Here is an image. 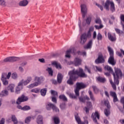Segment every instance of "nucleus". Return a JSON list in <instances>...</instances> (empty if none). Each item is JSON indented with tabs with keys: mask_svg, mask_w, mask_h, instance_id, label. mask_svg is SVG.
I'll return each mask as SVG.
<instances>
[{
	"mask_svg": "<svg viewBox=\"0 0 124 124\" xmlns=\"http://www.w3.org/2000/svg\"><path fill=\"white\" fill-rule=\"evenodd\" d=\"M69 75L70 76L69 79L67 81V83L70 86H72L74 83L72 80H75L78 78V76L82 77L83 78H86L88 77V76L84 73V70L81 68H79L78 70H73L69 72Z\"/></svg>",
	"mask_w": 124,
	"mask_h": 124,
	"instance_id": "1",
	"label": "nucleus"
},
{
	"mask_svg": "<svg viewBox=\"0 0 124 124\" xmlns=\"http://www.w3.org/2000/svg\"><path fill=\"white\" fill-rule=\"evenodd\" d=\"M32 80V78L31 77H28L26 79H22L18 83L17 86H16L15 89V93L16 94L20 93V92L22 91L23 89V86H27L28 84H30Z\"/></svg>",
	"mask_w": 124,
	"mask_h": 124,
	"instance_id": "2",
	"label": "nucleus"
},
{
	"mask_svg": "<svg viewBox=\"0 0 124 124\" xmlns=\"http://www.w3.org/2000/svg\"><path fill=\"white\" fill-rule=\"evenodd\" d=\"M44 77L42 76L38 77L37 76H35L34 77V81L35 82L27 86V88L28 89H33L35 87H38V86L41 85V82L44 81Z\"/></svg>",
	"mask_w": 124,
	"mask_h": 124,
	"instance_id": "3",
	"label": "nucleus"
},
{
	"mask_svg": "<svg viewBox=\"0 0 124 124\" xmlns=\"http://www.w3.org/2000/svg\"><path fill=\"white\" fill-rule=\"evenodd\" d=\"M114 70L115 74H114V73H113V72L112 73V75L114 77V83L116 85H119V78H122L123 76V73H122V71L121 70V69L118 68H115Z\"/></svg>",
	"mask_w": 124,
	"mask_h": 124,
	"instance_id": "4",
	"label": "nucleus"
},
{
	"mask_svg": "<svg viewBox=\"0 0 124 124\" xmlns=\"http://www.w3.org/2000/svg\"><path fill=\"white\" fill-rule=\"evenodd\" d=\"M108 50L109 53V58L108 60V62L111 65H115L116 64V61L114 59V50L112 49V48L109 46L108 47Z\"/></svg>",
	"mask_w": 124,
	"mask_h": 124,
	"instance_id": "5",
	"label": "nucleus"
},
{
	"mask_svg": "<svg viewBox=\"0 0 124 124\" xmlns=\"http://www.w3.org/2000/svg\"><path fill=\"white\" fill-rule=\"evenodd\" d=\"M77 87L75 89V93L76 95H79V91L82 89L87 88V85L82 82H78L76 83Z\"/></svg>",
	"mask_w": 124,
	"mask_h": 124,
	"instance_id": "6",
	"label": "nucleus"
},
{
	"mask_svg": "<svg viewBox=\"0 0 124 124\" xmlns=\"http://www.w3.org/2000/svg\"><path fill=\"white\" fill-rule=\"evenodd\" d=\"M88 38H91V36H88V34L84 33L80 35L79 43L81 45H84L88 40Z\"/></svg>",
	"mask_w": 124,
	"mask_h": 124,
	"instance_id": "7",
	"label": "nucleus"
},
{
	"mask_svg": "<svg viewBox=\"0 0 124 124\" xmlns=\"http://www.w3.org/2000/svg\"><path fill=\"white\" fill-rule=\"evenodd\" d=\"M29 100V98L25 95H22L20 97H18L16 101V104L20 105L22 102H25Z\"/></svg>",
	"mask_w": 124,
	"mask_h": 124,
	"instance_id": "8",
	"label": "nucleus"
},
{
	"mask_svg": "<svg viewBox=\"0 0 124 124\" xmlns=\"http://www.w3.org/2000/svg\"><path fill=\"white\" fill-rule=\"evenodd\" d=\"M80 10L82 13L83 18H85L88 11V9L87 8V5H86L85 4H81L80 5Z\"/></svg>",
	"mask_w": 124,
	"mask_h": 124,
	"instance_id": "9",
	"label": "nucleus"
},
{
	"mask_svg": "<svg viewBox=\"0 0 124 124\" xmlns=\"http://www.w3.org/2000/svg\"><path fill=\"white\" fill-rule=\"evenodd\" d=\"M20 60V58L16 57H7L4 59V62H17Z\"/></svg>",
	"mask_w": 124,
	"mask_h": 124,
	"instance_id": "10",
	"label": "nucleus"
},
{
	"mask_svg": "<svg viewBox=\"0 0 124 124\" xmlns=\"http://www.w3.org/2000/svg\"><path fill=\"white\" fill-rule=\"evenodd\" d=\"M50 93L52 95L51 97L52 102L54 103H57V97H58V93L54 90L50 91Z\"/></svg>",
	"mask_w": 124,
	"mask_h": 124,
	"instance_id": "11",
	"label": "nucleus"
},
{
	"mask_svg": "<svg viewBox=\"0 0 124 124\" xmlns=\"http://www.w3.org/2000/svg\"><path fill=\"white\" fill-rule=\"evenodd\" d=\"M91 109H93V105H92V102H87V107H85L83 110L85 111L86 114H89V111Z\"/></svg>",
	"mask_w": 124,
	"mask_h": 124,
	"instance_id": "12",
	"label": "nucleus"
},
{
	"mask_svg": "<svg viewBox=\"0 0 124 124\" xmlns=\"http://www.w3.org/2000/svg\"><path fill=\"white\" fill-rule=\"evenodd\" d=\"M75 117L76 121H77L78 124H89V122L87 120H85L84 123L82 122V121H81V119H80V117H79V116H78V113H76Z\"/></svg>",
	"mask_w": 124,
	"mask_h": 124,
	"instance_id": "13",
	"label": "nucleus"
},
{
	"mask_svg": "<svg viewBox=\"0 0 124 124\" xmlns=\"http://www.w3.org/2000/svg\"><path fill=\"white\" fill-rule=\"evenodd\" d=\"M74 63L75 66H79L82 64V59L79 57H76L74 60Z\"/></svg>",
	"mask_w": 124,
	"mask_h": 124,
	"instance_id": "14",
	"label": "nucleus"
},
{
	"mask_svg": "<svg viewBox=\"0 0 124 124\" xmlns=\"http://www.w3.org/2000/svg\"><path fill=\"white\" fill-rule=\"evenodd\" d=\"M92 118L94 123H97V120H99V113L98 111H95L94 113H92Z\"/></svg>",
	"mask_w": 124,
	"mask_h": 124,
	"instance_id": "15",
	"label": "nucleus"
},
{
	"mask_svg": "<svg viewBox=\"0 0 124 124\" xmlns=\"http://www.w3.org/2000/svg\"><path fill=\"white\" fill-rule=\"evenodd\" d=\"M10 77H11V73L9 72L8 74L6 73H3L1 74V80H3L5 79H10Z\"/></svg>",
	"mask_w": 124,
	"mask_h": 124,
	"instance_id": "16",
	"label": "nucleus"
},
{
	"mask_svg": "<svg viewBox=\"0 0 124 124\" xmlns=\"http://www.w3.org/2000/svg\"><path fill=\"white\" fill-rule=\"evenodd\" d=\"M8 91H9L10 93H15V84H10L7 87Z\"/></svg>",
	"mask_w": 124,
	"mask_h": 124,
	"instance_id": "17",
	"label": "nucleus"
},
{
	"mask_svg": "<svg viewBox=\"0 0 124 124\" xmlns=\"http://www.w3.org/2000/svg\"><path fill=\"white\" fill-rule=\"evenodd\" d=\"M54 106H55V105L52 103L48 102L46 104V109L48 111H51V109H53Z\"/></svg>",
	"mask_w": 124,
	"mask_h": 124,
	"instance_id": "18",
	"label": "nucleus"
},
{
	"mask_svg": "<svg viewBox=\"0 0 124 124\" xmlns=\"http://www.w3.org/2000/svg\"><path fill=\"white\" fill-rule=\"evenodd\" d=\"M9 94V92L7 90H2L0 93V97H4L5 96H8Z\"/></svg>",
	"mask_w": 124,
	"mask_h": 124,
	"instance_id": "19",
	"label": "nucleus"
},
{
	"mask_svg": "<svg viewBox=\"0 0 124 124\" xmlns=\"http://www.w3.org/2000/svg\"><path fill=\"white\" fill-rule=\"evenodd\" d=\"M95 63H101V62H104V59L103 58V56L102 55H99L98 59H97L95 61Z\"/></svg>",
	"mask_w": 124,
	"mask_h": 124,
	"instance_id": "20",
	"label": "nucleus"
},
{
	"mask_svg": "<svg viewBox=\"0 0 124 124\" xmlns=\"http://www.w3.org/2000/svg\"><path fill=\"white\" fill-rule=\"evenodd\" d=\"M31 119H32L33 120H34V119H35V117L34 116L27 117L24 120L25 124H29L31 122Z\"/></svg>",
	"mask_w": 124,
	"mask_h": 124,
	"instance_id": "21",
	"label": "nucleus"
},
{
	"mask_svg": "<svg viewBox=\"0 0 124 124\" xmlns=\"http://www.w3.org/2000/svg\"><path fill=\"white\" fill-rule=\"evenodd\" d=\"M36 123L37 124H43V116L39 115L36 118Z\"/></svg>",
	"mask_w": 124,
	"mask_h": 124,
	"instance_id": "22",
	"label": "nucleus"
},
{
	"mask_svg": "<svg viewBox=\"0 0 124 124\" xmlns=\"http://www.w3.org/2000/svg\"><path fill=\"white\" fill-rule=\"evenodd\" d=\"M29 4V1L27 0H23L22 1H20L18 5L19 6H27L28 4Z\"/></svg>",
	"mask_w": 124,
	"mask_h": 124,
	"instance_id": "23",
	"label": "nucleus"
},
{
	"mask_svg": "<svg viewBox=\"0 0 124 124\" xmlns=\"http://www.w3.org/2000/svg\"><path fill=\"white\" fill-rule=\"evenodd\" d=\"M63 78V76L61 73H59L57 75V82L59 84H61L62 81V79Z\"/></svg>",
	"mask_w": 124,
	"mask_h": 124,
	"instance_id": "24",
	"label": "nucleus"
},
{
	"mask_svg": "<svg viewBox=\"0 0 124 124\" xmlns=\"http://www.w3.org/2000/svg\"><path fill=\"white\" fill-rule=\"evenodd\" d=\"M71 53H75L74 48H72L69 50H68L66 52V54H65L66 58H70V54H71Z\"/></svg>",
	"mask_w": 124,
	"mask_h": 124,
	"instance_id": "25",
	"label": "nucleus"
},
{
	"mask_svg": "<svg viewBox=\"0 0 124 124\" xmlns=\"http://www.w3.org/2000/svg\"><path fill=\"white\" fill-rule=\"evenodd\" d=\"M92 46H93V40H90L87 45L84 46V49H91Z\"/></svg>",
	"mask_w": 124,
	"mask_h": 124,
	"instance_id": "26",
	"label": "nucleus"
},
{
	"mask_svg": "<svg viewBox=\"0 0 124 124\" xmlns=\"http://www.w3.org/2000/svg\"><path fill=\"white\" fill-rule=\"evenodd\" d=\"M108 38L109 40H110V41H116V36H112L110 33L108 32Z\"/></svg>",
	"mask_w": 124,
	"mask_h": 124,
	"instance_id": "27",
	"label": "nucleus"
},
{
	"mask_svg": "<svg viewBox=\"0 0 124 124\" xmlns=\"http://www.w3.org/2000/svg\"><path fill=\"white\" fill-rule=\"evenodd\" d=\"M111 2L110 1V0H107L105 4V8L108 11H109L110 8H109V6H110V4H111Z\"/></svg>",
	"mask_w": 124,
	"mask_h": 124,
	"instance_id": "28",
	"label": "nucleus"
},
{
	"mask_svg": "<svg viewBox=\"0 0 124 124\" xmlns=\"http://www.w3.org/2000/svg\"><path fill=\"white\" fill-rule=\"evenodd\" d=\"M67 93L68 94V95H69V97L71 98H73V99H77V97H78V96H79V95H75L74 94L72 93H70L69 92H67Z\"/></svg>",
	"mask_w": 124,
	"mask_h": 124,
	"instance_id": "29",
	"label": "nucleus"
},
{
	"mask_svg": "<svg viewBox=\"0 0 124 124\" xmlns=\"http://www.w3.org/2000/svg\"><path fill=\"white\" fill-rule=\"evenodd\" d=\"M105 70H107L108 72H109V73L113 74V69H112V67H110L108 65H106L104 67Z\"/></svg>",
	"mask_w": 124,
	"mask_h": 124,
	"instance_id": "30",
	"label": "nucleus"
},
{
	"mask_svg": "<svg viewBox=\"0 0 124 124\" xmlns=\"http://www.w3.org/2000/svg\"><path fill=\"white\" fill-rule=\"evenodd\" d=\"M93 30H94V28L93 26H91L89 28V31H88L87 34L88 36H90L92 37V31H93Z\"/></svg>",
	"mask_w": 124,
	"mask_h": 124,
	"instance_id": "31",
	"label": "nucleus"
},
{
	"mask_svg": "<svg viewBox=\"0 0 124 124\" xmlns=\"http://www.w3.org/2000/svg\"><path fill=\"white\" fill-rule=\"evenodd\" d=\"M47 93V89L43 88L41 90L40 93L42 96H45L46 95V93Z\"/></svg>",
	"mask_w": 124,
	"mask_h": 124,
	"instance_id": "32",
	"label": "nucleus"
},
{
	"mask_svg": "<svg viewBox=\"0 0 124 124\" xmlns=\"http://www.w3.org/2000/svg\"><path fill=\"white\" fill-rule=\"evenodd\" d=\"M52 64L53 65H55V67L56 68H58V69H62V66L61 65V64L58 63V62H54Z\"/></svg>",
	"mask_w": 124,
	"mask_h": 124,
	"instance_id": "33",
	"label": "nucleus"
},
{
	"mask_svg": "<svg viewBox=\"0 0 124 124\" xmlns=\"http://www.w3.org/2000/svg\"><path fill=\"white\" fill-rule=\"evenodd\" d=\"M53 120L55 124H59L60 123V118L58 117H53Z\"/></svg>",
	"mask_w": 124,
	"mask_h": 124,
	"instance_id": "34",
	"label": "nucleus"
},
{
	"mask_svg": "<svg viewBox=\"0 0 124 124\" xmlns=\"http://www.w3.org/2000/svg\"><path fill=\"white\" fill-rule=\"evenodd\" d=\"M85 99H87V100H89L90 99V98L87 95H85L83 98H82L81 97H79V101H81V102H85Z\"/></svg>",
	"mask_w": 124,
	"mask_h": 124,
	"instance_id": "35",
	"label": "nucleus"
},
{
	"mask_svg": "<svg viewBox=\"0 0 124 124\" xmlns=\"http://www.w3.org/2000/svg\"><path fill=\"white\" fill-rule=\"evenodd\" d=\"M31 93H39V92H40V89L37 88H34L31 89Z\"/></svg>",
	"mask_w": 124,
	"mask_h": 124,
	"instance_id": "36",
	"label": "nucleus"
},
{
	"mask_svg": "<svg viewBox=\"0 0 124 124\" xmlns=\"http://www.w3.org/2000/svg\"><path fill=\"white\" fill-rule=\"evenodd\" d=\"M97 81L98 82H100L101 83H104L105 81H106V79L104 78H101L100 77H99L97 78Z\"/></svg>",
	"mask_w": 124,
	"mask_h": 124,
	"instance_id": "37",
	"label": "nucleus"
},
{
	"mask_svg": "<svg viewBox=\"0 0 124 124\" xmlns=\"http://www.w3.org/2000/svg\"><path fill=\"white\" fill-rule=\"evenodd\" d=\"M46 70L48 73L49 75H50V76H52L53 75V70L52 69V68L47 67Z\"/></svg>",
	"mask_w": 124,
	"mask_h": 124,
	"instance_id": "38",
	"label": "nucleus"
},
{
	"mask_svg": "<svg viewBox=\"0 0 124 124\" xmlns=\"http://www.w3.org/2000/svg\"><path fill=\"white\" fill-rule=\"evenodd\" d=\"M115 5L114 4V2H110V10L112 11V12H114L115 10Z\"/></svg>",
	"mask_w": 124,
	"mask_h": 124,
	"instance_id": "39",
	"label": "nucleus"
},
{
	"mask_svg": "<svg viewBox=\"0 0 124 124\" xmlns=\"http://www.w3.org/2000/svg\"><path fill=\"white\" fill-rule=\"evenodd\" d=\"M94 22L96 24H102L101 19L99 17H97L95 20Z\"/></svg>",
	"mask_w": 124,
	"mask_h": 124,
	"instance_id": "40",
	"label": "nucleus"
},
{
	"mask_svg": "<svg viewBox=\"0 0 124 124\" xmlns=\"http://www.w3.org/2000/svg\"><path fill=\"white\" fill-rule=\"evenodd\" d=\"M11 76L14 80H16L18 78V75L16 73H13Z\"/></svg>",
	"mask_w": 124,
	"mask_h": 124,
	"instance_id": "41",
	"label": "nucleus"
},
{
	"mask_svg": "<svg viewBox=\"0 0 124 124\" xmlns=\"http://www.w3.org/2000/svg\"><path fill=\"white\" fill-rule=\"evenodd\" d=\"M1 81H2V82L3 83V85L4 86H7V85H8V84H9V82H8V80H7V79H1Z\"/></svg>",
	"mask_w": 124,
	"mask_h": 124,
	"instance_id": "42",
	"label": "nucleus"
},
{
	"mask_svg": "<svg viewBox=\"0 0 124 124\" xmlns=\"http://www.w3.org/2000/svg\"><path fill=\"white\" fill-rule=\"evenodd\" d=\"M104 104L105 106H107V108H109L110 107V103H109V101L107 100H106L104 101Z\"/></svg>",
	"mask_w": 124,
	"mask_h": 124,
	"instance_id": "43",
	"label": "nucleus"
},
{
	"mask_svg": "<svg viewBox=\"0 0 124 124\" xmlns=\"http://www.w3.org/2000/svg\"><path fill=\"white\" fill-rule=\"evenodd\" d=\"M94 69H96V71L101 72L102 71V68L99 66H95L94 67Z\"/></svg>",
	"mask_w": 124,
	"mask_h": 124,
	"instance_id": "44",
	"label": "nucleus"
},
{
	"mask_svg": "<svg viewBox=\"0 0 124 124\" xmlns=\"http://www.w3.org/2000/svg\"><path fill=\"white\" fill-rule=\"evenodd\" d=\"M59 98L60 99H62L63 101H67V98H66L64 95H61L59 96Z\"/></svg>",
	"mask_w": 124,
	"mask_h": 124,
	"instance_id": "45",
	"label": "nucleus"
},
{
	"mask_svg": "<svg viewBox=\"0 0 124 124\" xmlns=\"http://www.w3.org/2000/svg\"><path fill=\"white\" fill-rule=\"evenodd\" d=\"M31 110V107L29 106H25L23 107V111H29Z\"/></svg>",
	"mask_w": 124,
	"mask_h": 124,
	"instance_id": "46",
	"label": "nucleus"
},
{
	"mask_svg": "<svg viewBox=\"0 0 124 124\" xmlns=\"http://www.w3.org/2000/svg\"><path fill=\"white\" fill-rule=\"evenodd\" d=\"M104 114L107 117H108V116L110 115V110L109 109H105L104 110Z\"/></svg>",
	"mask_w": 124,
	"mask_h": 124,
	"instance_id": "47",
	"label": "nucleus"
},
{
	"mask_svg": "<svg viewBox=\"0 0 124 124\" xmlns=\"http://www.w3.org/2000/svg\"><path fill=\"white\" fill-rule=\"evenodd\" d=\"M99 25H100L99 26H98V25L94 26V27L95 28V29L96 30H100L104 27L103 24H99Z\"/></svg>",
	"mask_w": 124,
	"mask_h": 124,
	"instance_id": "48",
	"label": "nucleus"
},
{
	"mask_svg": "<svg viewBox=\"0 0 124 124\" xmlns=\"http://www.w3.org/2000/svg\"><path fill=\"white\" fill-rule=\"evenodd\" d=\"M88 93L90 96V98L92 99V100H94V98L93 97V93L91 92V91H89L88 92Z\"/></svg>",
	"mask_w": 124,
	"mask_h": 124,
	"instance_id": "49",
	"label": "nucleus"
},
{
	"mask_svg": "<svg viewBox=\"0 0 124 124\" xmlns=\"http://www.w3.org/2000/svg\"><path fill=\"white\" fill-rule=\"evenodd\" d=\"M52 110L54 111V112H56V113H59V112H60V109H59V108H58L57 107H56L55 105L53 107Z\"/></svg>",
	"mask_w": 124,
	"mask_h": 124,
	"instance_id": "50",
	"label": "nucleus"
},
{
	"mask_svg": "<svg viewBox=\"0 0 124 124\" xmlns=\"http://www.w3.org/2000/svg\"><path fill=\"white\" fill-rule=\"evenodd\" d=\"M91 22H92V18H91V17H88L86 20V23L87 24V25H90Z\"/></svg>",
	"mask_w": 124,
	"mask_h": 124,
	"instance_id": "51",
	"label": "nucleus"
},
{
	"mask_svg": "<svg viewBox=\"0 0 124 124\" xmlns=\"http://www.w3.org/2000/svg\"><path fill=\"white\" fill-rule=\"evenodd\" d=\"M93 89L95 93H98V92H99V90L97 89V87H96V86H93Z\"/></svg>",
	"mask_w": 124,
	"mask_h": 124,
	"instance_id": "52",
	"label": "nucleus"
},
{
	"mask_svg": "<svg viewBox=\"0 0 124 124\" xmlns=\"http://www.w3.org/2000/svg\"><path fill=\"white\" fill-rule=\"evenodd\" d=\"M109 82H110V84H111L113 90H117V87H116V85H115V84H114L113 83V81H112V80H110Z\"/></svg>",
	"mask_w": 124,
	"mask_h": 124,
	"instance_id": "53",
	"label": "nucleus"
},
{
	"mask_svg": "<svg viewBox=\"0 0 124 124\" xmlns=\"http://www.w3.org/2000/svg\"><path fill=\"white\" fill-rule=\"evenodd\" d=\"M85 71L88 72L90 74H91V68H89L88 66H85Z\"/></svg>",
	"mask_w": 124,
	"mask_h": 124,
	"instance_id": "54",
	"label": "nucleus"
},
{
	"mask_svg": "<svg viewBox=\"0 0 124 124\" xmlns=\"http://www.w3.org/2000/svg\"><path fill=\"white\" fill-rule=\"evenodd\" d=\"M115 31L117 33H118V34H122V33H123V31L120 30L119 29L115 28Z\"/></svg>",
	"mask_w": 124,
	"mask_h": 124,
	"instance_id": "55",
	"label": "nucleus"
},
{
	"mask_svg": "<svg viewBox=\"0 0 124 124\" xmlns=\"http://www.w3.org/2000/svg\"><path fill=\"white\" fill-rule=\"evenodd\" d=\"M97 40H101L102 39V35L100 33H98L97 36Z\"/></svg>",
	"mask_w": 124,
	"mask_h": 124,
	"instance_id": "56",
	"label": "nucleus"
},
{
	"mask_svg": "<svg viewBox=\"0 0 124 124\" xmlns=\"http://www.w3.org/2000/svg\"><path fill=\"white\" fill-rule=\"evenodd\" d=\"M66 108V106H65V103H63L60 105V108L62 110H64V109H65Z\"/></svg>",
	"mask_w": 124,
	"mask_h": 124,
	"instance_id": "57",
	"label": "nucleus"
},
{
	"mask_svg": "<svg viewBox=\"0 0 124 124\" xmlns=\"http://www.w3.org/2000/svg\"><path fill=\"white\" fill-rule=\"evenodd\" d=\"M110 95H111V96H112V97H115V96H117V94L114 92H110Z\"/></svg>",
	"mask_w": 124,
	"mask_h": 124,
	"instance_id": "58",
	"label": "nucleus"
},
{
	"mask_svg": "<svg viewBox=\"0 0 124 124\" xmlns=\"http://www.w3.org/2000/svg\"><path fill=\"white\" fill-rule=\"evenodd\" d=\"M0 5L5 6V5H6V4H5V1H4L3 0H0Z\"/></svg>",
	"mask_w": 124,
	"mask_h": 124,
	"instance_id": "59",
	"label": "nucleus"
},
{
	"mask_svg": "<svg viewBox=\"0 0 124 124\" xmlns=\"http://www.w3.org/2000/svg\"><path fill=\"white\" fill-rule=\"evenodd\" d=\"M12 122L14 123V124H19V122L18 121V119H17V118H16L15 119H14V120H12Z\"/></svg>",
	"mask_w": 124,
	"mask_h": 124,
	"instance_id": "60",
	"label": "nucleus"
},
{
	"mask_svg": "<svg viewBox=\"0 0 124 124\" xmlns=\"http://www.w3.org/2000/svg\"><path fill=\"white\" fill-rule=\"evenodd\" d=\"M51 81L52 82V84H54V85H57L58 84V82L56 79H51Z\"/></svg>",
	"mask_w": 124,
	"mask_h": 124,
	"instance_id": "61",
	"label": "nucleus"
},
{
	"mask_svg": "<svg viewBox=\"0 0 124 124\" xmlns=\"http://www.w3.org/2000/svg\"><path fill=\"white\" fill-rule=\"evenodd\" d=\"M17 117H16V116L14 114H12L11 115V120L12 121H13L14 120H15V119H16Z\"/></svg>",
	"mask_w": 124,
	"mask_h": 124,
	"instance_id": "62",
	"label": "nucleus"
},
{
	"mask_svg": "<svg viewBox=\"0 0 124 124\" xmlns=\"http://www.w3.org/2000/svg\"><path fill=\"white\" fill-rule=\"evenodd\" d=\"M68 65H71L74 64V61H70L67 62Z\"/></svg>",
	"mask_w": 124,
	"mask_h": 124,
	"instance_id": "63",
	"label": "nucleus"
},
{
	"mask_svg": "<svg viewBox=\"0 0 124 124\" xmlns=\"http://www.w3.org/2000/svg\"><path fill=\"white\" fill-rule=\"evenodd\" d=\"M18 70L20 72H22V73L24 72V68L22 67H19Z\"/></svg>",
	"mask_w": 124,
	"mask_h": 124,
	"instance_id": "64",
	"label": "nucleus"
}]
</instances>
